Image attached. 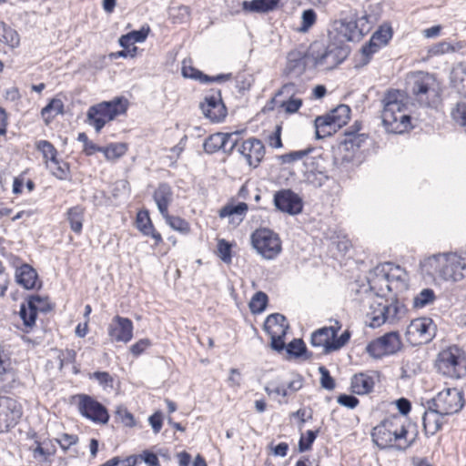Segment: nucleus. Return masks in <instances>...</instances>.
Listing matches in <instances>:
<instances>
[{"mask_svg": "<svg viewBox=\"0 0 466 466\" xmlns=\"http://www.w3.org/2000/svg\"><path fill=\"white\" fill-rule=\"evenodd\" d=\"M383 109L381 118L383 126L390 133L402 134L411 127L410 116L406 112L408 96L397 90H388L381 100Z\"/></svg>", "mask_w": 466, "mask_h": 466, "instance_id": "f257e3e1", "label": "nucleus"}, {"mask_svg": "<svg viewBox=\"0 0 466 466\" xmlns=\"http://www.w3.org/2000/svg\"><path fill=\"white\" fill-rule=\"evenodd\" d=\"M407 437L408 430L399 416L386 418L371 431L372 441L380 450L406 451L414 442V439L409 441Z\"/></svg>", "mask_w": 466, "mask_h": 466, "instance_id": "f03ea898", "label": "nucleus"}, {"mask_svg": "<svg viewBox=\"0 0 466 466\" xmlns=\"http://www.w3.org/2000/svg\"><path fill=\"white\" fill-rule=\"evenodd\" d=\"M349 48L336 43L325 46L322 42L315 41L309 46L312 66L322 70H331L342 63L349 56Z\"/></svg>", "mask_w": 466, "mask_h": 466, "instance_id": "7ed1b4c3", "label": "nucleus"}, {"mask_svg": "<svg viewBox=\"0 0 466 466\" xmlns=\"http://www.w3.org/2000/svg\"><path fill=\"white\" fill-rule=\"evenodd\" d=\"M127 107L128 100L123 96H116L110 101L96 104L87 110V123L99 133L107 122L125 114Z\"/></svg>", "mask_w": 466, "mask_h": 466, "instance_id": "20e7f679", "label": "nucleus"}, {"mask_svg": "<svg viewBox=\"0 0 466 466\" xmlns=\"http://www.w3.org/2000/svg\"><path fill=\"white\" fill-rule=\"evenodd\" d=\"M127 107L128 100L123 96H116L110 101L96 104L87 110V123L99 133L107 122L125 114Z\"/></svg>", "mask_w": 466, "mask_h": 466, "instance_id": "39448f33", "label": "nucleus"}, {"mask_svg": "<svg viewBox=\"0 0 466 466\" xmlns=\"http://www.w3.org/2000/svg\"><path fill=\"white\" fill-rule=\"evenodd\" d=\"M435 368L439 373L448 378L466 377V353L458 346H450L439 352Z\"/></svg>", "mask_w": 466, "mask_h": 466, "instance_id": "423d86ee", "label": "nucleus"}, {"mask_svg": "<svg viewBox=\"0 0 466 466\" xmlns=\"http://www.w3.org/2000/svg\"><path fill=\"white\" fill-rule=\"evenodd\" d=\"M439 84L434 75L418 72L409 82V91L422 106H430L431 99L437 96Z\"/></svg>", "mask_w": 466, "mask_h": 466, "instance_id": "0eeeda50", "label": "nucleus"}, {"mask_svg": "<svg viewBox=\"0 0 466 466\" xmlns=\"http://www.w3.org/2000/svg\"><path fill=\"white\" fill-rule=\"evenodd\" d=\"M350 108L347 105H339L329 114L317 116L314 121L317 139L331 136L337 129L345 126L350 119Z\"/></svg>", "mask_w": 466, "mask_h": 466, "instance_id": "6e6552de", "label": "nucleus"}, {"mask_svg": "<svg viewBox=\"0 0 466 466\" xmlns=\"http://www.w3.org/2000/svg\"><path fill=\"white\" fill-rule=\"evenodd\" d=\"M254 248L266 259H274L281 251V241L268 228L257 229L251 235Z\"/></svg>", "mask_w": 466, "mask_h": 466, "instance_id": "1a4fd4ad", "label": "nucleus"}, {"mask_svg": "<svg viewBox=\"0 0 466 466\" xmlns=\"http://www.w3.org/2000/svg\"><path fill=\"white\" fill-rule=\"evenodd\" d=\"M442 415H451L459 412L463 405V393L456 388H448L439 392L437 396L428 401Z\"/></svg>", "mask_w": 466, "mask_h": 466, "instance_id": "9d476101", "label": "nucleus"}, {"mask_svg": "<svg viewBox=\"0 0 466 466\" xmlns=\"http://www.w3.org/2000/svg\"><path fill=\"white\" fill-rule=\"evenodd\" d=\"M73 399L77 400V410L83 417L100 424L108 422L109 414L106 408L93 397L77 394Z\"/></svg>", "mask_w": 466, "mask_h": 466, "instance_id": "9b49d317", "label": "nucleus"}, {"mask_svg": "<svg viewBox=\"0 0 466 466\" xmlns=\"http://www.w3.org/2000/svg\"><path fill=\"white\" fill-rule=\"evenodd\" d=\"M402 343L398 332H389L370 341L367 345V352L375 359L392 355L401 349Z\"/></svg>", "mask_w": 466, "mask_h": 466, "instance_id": "f8f14e48", "label": "nucleus"}, {"mask_svg": "<svg viewBox=\"0 0 466 466\" xmlns=\"http://www.w3.org/2000/svg\"><path fill=\"white\" fill-rule=\"evenodd\" d=\"M199 107L205 116L213 123H219L227 116V107L223 103L220 89L213 88L205 96Z\"/></svg>", "mask_w": 466, "mask_h": 466, "instance_id": "ddd939ff", "label": "nucleus"}, {"mask_svg": "<svg viewBox=\"0 0 466 466\" xmlns=\"http://www.w3.org/2000/svg\"><path fill=\"white\" fill-rule=\"evenodd\" d=\"M309 66H312L309 47L308 50L294 49L288 53L283 74L290 79H297L305 73L306 68Z\"/></svg>", "mask_w": 466, "mask_h": 466, "instance_id": "4468645a", "label": "nucleus"}, {"mask_svg": "<svg viewBox=\"0 0 466 466\" xmlns=\"http://www.w3.org/2000/svg\"><path fill=\"white\" fill-rule=\"evenodd\" d=\"M22 416L20 404L10 397L0 398V432L15 427Z\"/></svg>", "mask_w": 466, "mask_h": 466, "instance_id": "2eb2a0df", "label": "nucleus"}, {"mask_svg": "<svg viewBox=\"0 0 466 466\" xmlns=\"http://www.w3.org/2000/svg\"><path fill=\"white\" fill-rule=\"evenodd\" d=\"M273 202L278 210L289 215H298L303 208L301 198L291 189L276 191Z\"/></svg>", "mask_w": 466, "mask_h": 466, "instance_id": "dca6fc26", "label": "nucleus"}, {"mask_svg": "<svg viewBox=\"0 0 466 466\" xmlns=\"http://www.w3.org/2000/svg\"><path fill=\"white\" fill-rule=\"evenodd\" d=\"M320 161H322L321 158L311 157H307L304 162L303 181L315 188L321 187L329 179L326 171L321 167Z\"/></svg>", "mask_w": 466, "mask_h": 466, "instance_id": "f3484780", "label": "nucleus"}, {"mask_svg": "<svg viewBox=\"0 0 466 466\" xmlns=\"http://www.w3.org/2000/svg\"><path fill=\"white\" fill-rule=\"evenodd\" d=\"M466 278V255L447 253L446 268L442 271V279L454 282Z\"/></svg>", "mask_w": 466, "mask_h": 466, "instance_id": "a211bd4d", "label": "nucleus"}, {"mask_svg": "<svg viewBox=\"0 0 466 466\" xmlns=\"http://www.w3.org/2000/svg\"><path fill=\"white\" fill-rule=\"evenodd\" d=\"M133 329L131 319L116 315L108 325V336L112 341L127 343L133 338Z\"/></svg>", "mask_w": 466, "mask_h": 466, "instance_id": "6ab92c4d", "label": "nucleus"}, {"mask_svg": "<svg viewBox=\"0 0 466 466\" xmlns=\"http://www.w3.org/2000/svg\"><path fill=\"white\" fill-rule=\"evenodd\" d=\"M389 264L383 263L376 266L370 270L368 282L370 289L374 290L379 297H385L390 292V285L389 280L388 268Z\"/></svg>", "mask_w": 466, "mask_h": 466, "instance_id": "aec40b11", "label": "nucleus"}, {"mask_svg": "<svg viewBox=\"0 0 466 466\" xmlns=\"http://www.w3.org/2000/svg\"><path fill=\"white\" fill-rule=\"evenodd\" d=\"M238 151L246 158L249 167H257L264 157L265 147L261 140L251 137L243 141Z\"/></svg>", "mask_w": 466, "mask_h": 466, "instance_id": "412c9836", "label": "nucleus"}, {"mask_svg": "<svg viewBox=\"0 0 466 466\" xmlns=\"http://www.w3.org/2000/svg\"><path fill=\"white\" fill-rule=\"evenodd\" d=\"M340 329V323L335 320V325L323 327L315 330L311 334V345L316 348H323V353L325 354L331 352L332 350H328V347L332 345V339L338 336V332Z\"/></svg>", "mask_w": 466, "mask_h": 466, "instance_id": "4be33fe9", "label": "nucleus"}, {"mask_svg": "<svg viewBox=\"0 0 466 466\" xmlns=\"http://www.w3.org/2000/svg\"><path fill=\"white\" fill-rule=\"evenodd\" d=\"M380 315L374 317L372 328H378L386 321L393 322L404 312V306L396 299L390 304L378 303Z\"/></svg>", "mask_w": 466, "mask_h": 466, "instance_id": "5701e85b", "label": "nucleus"}, {"mask_svg": "<svg viewBox=\"0 0 466 466\" xmlns=\"http://www.w3.org/2000/svg\"><path fill=\"white\" fill-rule=\"evenodd\" d=\"M389 264L388 274L390 285V292H393L394 298L398 293L403 292L409 288V276L406 270L400 266L393 263L386 262Z\"/></svg>", "mask_w": 466, "mask_h": 466, "instance_id": "b1692460", "label": "nucleus"}, {"mask_svg": "<svg viewBox=\"0 0 466 466\" xmlns=\"http://www.w3.org/2000/svg\"><path fill=\"white\" fill-rule=\"evenodd\" d=\"M379 374L376 371L360 372L355 374L351 379V390L358 395H363L370 392L375 385V377Z\"/></svg>", "mask_w": 466, "mask_h": 466, "instance_id": "393cba45", "label": "nucleus"}, {"mask_svg": "<svg viewBox=\"0 0 466 466\" xmlns=\"http://www.w3.org/2000/svg\"><path fill=\"white\" fill-rule=\"evenodd\" d=\"M435 328L431 319L420 318L411 321L408 332L417 334L421 341L428 342L434 337Z\"/></svg>", "mask_w": 466, "mask_h": 466, "instance_id": "a878e982", "label": "nucleus"}, {"mask_svg": "<svg viewBox=\"0 0 466 466\" xmlns=\"http://www.w3.org/2000/svg\"><path fill=\"white\" fill-rule=\"evenodd\" d=\"M447 253L434 254L420 262L421 270L431 276L442 279V271L446 268Z\"/></svg>", "mask_w": 466, "mask_h": 466, "instance_id": "bb28decb", "label": "nucleus"}, {"mask_svg": "<svg viewBox=\"0 0 466 466\" xmlns=\"http://www.w3.org/2000/svg\"><path fill=\"white\" fill-rule=\"evenodd\" d=\"M446 415L441 414L432 404H428L422 416L423 429L426 435H434L441 429L443 418Z\"/></svg>", "mask_w": 466, "mask_h": 466, "instance_id": "cd10ccee", "label": "nucleus"}, {"mask_svg": "<svg viewBox=\"0 0 466 466\" xmlns=\"http://www.w3.org/2000/svg\"><path fill=\"white\" fill-rule=\"evenodd\" d=\"M153 198L161 215H167L168 207L173 201V190L169 184L159 183L153 193Z\"/></svg>", "mask_w": 466, "mask_h": 466, "instance_id": "c85d7f7f", "label": "nucleus"}, {"mask_svg": "<svg viewBox=\"0 0 466 466\" xmlns=\"http://www.w3.org/2000/svg\"><path fill=\"white\" fill-rule=\"evenodd\" d=\"M39 295H31L28 297L26 302L20 306L19 315L25 327L32 328L35 324L37 317V309L35 302H42Z\"/></svg>", "mask_w": 466, "mask_h": 466, "instance_id": "c756f323", "label": "nucleus"}, {"mask_svg": "<svg viewBox=\"0 0 466 466\" xmlns=\"http://www.w3.org/2000/svg\"><path fill=\"white\" fill-rule=\"evenodd\" d=\"M15 280L25 289H33L38 282L36 270L29 264H23L15 270Z\"/></svg>", "mask_w": 466, "mask_h": 466, "instance_id": "7c9ffc66", "label": "nucleus"}, {"mask_svg": "<svg viewBox=\"0 0 466 466\" xmlns=\"http://www.w3.org/2000/svg\"><path fill=\"white\" fill-rule=\"evenodd\" d=\"M263 329L268 335H286L289 323L284 315L273 313L267 317Z\"/></svg>", "mask_w": 466, "mask_h": 466, "instance_id": "2f4dec72", "label": "nucleus"}, {"mask_svg": "<svg viewBox=\"0 0 466 466\" xmlns=\"http://www.w3.org/2000/svg\"><path fill=\"white\" fill-rule=\"evenodd\" d=\"M238 132L234 133H215L210 135L203 144L204 151L208 154H213L220 149L224 150L232 137L237 136Z\"/></svg>", "mask_w": 466, "mask_h": 466, "instance_id": "473e14b6", "label": "nucleus"}, {"mask_svg": "<svg viewBox=\"0 0 466 466\" xmlns=\"http://www.w3.org/2000/svg\"><path fill=\"white\" fill-rule=\"evenodd\" d=\"M280 0L243 1L240 5L245 13L266 14L275 10Z\"/></svg>", "mask_w": 466, "mask_h": 466, "instance_id": "72a5a7b5", "label": "nucleus"}, {"mask_svg": "<svg viewBox=\"0 0 466 466\" xmlns=\"http://www.w3.org/2000/svg\"><path fill=\"white\" fill-rule=\"evenodd\" d=\"M450 81L459 93L466 95V64L458 63L451 70Z\"/></svg>", "mask_w": 466, "mask_h": 466, "instance_id": "f704fd0d", "label": "nucleus"}, {"mask_svg": "<svg viewBox=\"0 0 466 466\" xmlns=\"http://www.w3.org/2000/svg\"><path fill=\"white\" fill-rule=\"evenodd\" d=\"M306 92V86L301 81H289L284 84L276 93V97L285 96L287 98L296 97L297 95H302Z\"/></svg>", "mask_w": 466, "mask_h": 466, "instance_id": "c9c22d12", "label": "nucleus"}, {"mask_svg": "<svg viewBox=\"0 0 466 466\" xmlns=\"http://www.w3.org/2000/svg\"><path fill=\"white\" fill-rule=\"evenodd\" d=\"M66 215L71 229L80 234L83 228L84 208L81 206H75L67 210Z\"/></svg>", "mask_w": 466, "mask_h": 466, "instance_id": "e433bc0d", "label": "nucleus"}, {"mask_svg": "<svg viewBox=\"0 0 466 466\" xmlns=\"http://www.w3.org/2000/svg\"><path fill=\"white\" fill-rule=\"evenodd\" d=\"M0 41L11 47H17L20 44L18 33L4 22H0Z\"/></svg>", "mask_w": 466, "mask_h": 466, "instance_id": "4c0bfd02", "label": "nucleus"}, {"mask_svg": "<svg viewBox=\"0 0 466 466\" xmlns=\"http://www.w3.org/2000/svg\"><path fill=\"white\" fill-rule=\"evenodd\" d=\"M47 167L56 178L60 180H70V167L67 162L56 159L54 162L47 163Z\"/></svg>", "mask_w": 466, "mask_h": 466, "instance_id": "58836bf2", "label": "nucleus"}, {"mask_svg": "<svg viewBox=\"0 0 466 466\" xmlns=\"http://www.w3.org/2000/svg\"><path fill=\"white\" fill-rule=\"evenodd\" d=\"M436 299V295L431 289H423L413 298V308L423 309L426 306L433 304Z\"/></svg>", "mask_w": 466, "mask_h": 466, "instance_id": "ea45409f", "label": "nucleus"}, {"mask_svg": "<svg viewBox=\"0 0 466 466\" xmlns=\"http://www.w3.org/2000/svg\"><path fill=\"white\" fill-rule=\"evenodd\" d=\"M64 113V104L62 100L53 98L45 107L41 110V115L46 118V122L48 123L49 118H54L59 114Z\"/></svg>", "mask_w": 466, "mask_h": 466, "instance_id": "a19ab883", "label": "nucleus"}, {"mask_svg": "<svg viewBox=\"0 0 466 466\" xmlns=\"http://www.w3.org/2000/svg\"><path fill=\"white\" fill-rule=\"evenodd\" d=\"M268 295L263 291H258L249 301V309L253 314L262 313L268 305Z\"/></svg>", "mask_w": 466, "mask_h": 466, "instance_id": "79ce46f5", "label": "nucleus"}, {"mask_svg": "<svg viewBox=\"0 0 466 466\" xmlns=\"http://www.w3.org/2000/svg\"><path fill=\"white\" fill-rule=\"evenodd\" d=\"M360 28L353 16L345 18L341 21V32L348 41H359L361 38H353V35L359 34Z\"/></svg>", "mask_w": 466, "mask_h": 466, "instance_id": "37998d69", "label": "nucleus"}, {"mask_svg": "<svg viewBox=\"0 0 466 466\" xmlns=\"http://www.w3.org/2000/svg\"><path fill=\"white\" fill-rule=\"evenodd\" d=\"M248 209V204L245 202H239L237 205L228 204L219 210V217L223 218L233 215L245 216Z\"/></svg>", "mask_w": 466, "mask_h": 466, "instance_id": "c03bdc74", "label": "nucleus"}, {"mask_svg": "<svg viewBox=\"0 0 466 466\" xmlns=\"http://www.w3.org/2000/svg\"><path fill=\"white\" fill-rule=\"evenodd\" d=\"M166 223L174 230L181 233H187L189 231V224L182 218L171 216L167 212V215H162Z\"/></svg>", "mask_w": 466, "mask_h": 466, "instance_id": "a18cd8bd", "label": "nucleus"}, {"mask_svg": "<svg viewBox=\"0 0 466 466\" xmlns=\"http://www.w3.org/2000/svg\"><path fill=\"white\" fill-rule=\"evenodd\" d=\"M381 48L380 45L378 42H375L371 38L368 43H366L360 49L361 53V65L366 66L370 63L372 56L379 52Z\"/></svg>", "mask_w": 466, "mask_h": 466, "instance_id": "49530a36", "label": "nucleus"}, {"mask_svg": "<svg viewBox=\"0 0 466 466\" xmlns=\"http://www.w3.org/2000/svg\"><path fill=\"white\" fill-rule=\"evenodd\" d=\"M456 50L457 48L450 42L441 41L430 46L428 49V55L430 56H438L448 53H453Z\"/></svg>", "mask_w": 466, "mask_h": 466, "instance_id": "de8ad7c7", "label": "nucleus"}, {"mask_svg": "<svg viewBox=\"0 0 466 466\" xmlns=\"http://www.w3.org/2000/svg\"><path fill=\"white\" fill-rule=\"evenodd\" d=\"M36 148L42 152L44 157L46 159V164L54 162L57 159V151L56 147L47 140H40L36 144Z\"/></svg>", "mask_w": 466, "mask_h": 466, "instance_id": "09e8293b", "label": "nucleus"}, {"mask_svg": "<svg viewBox=\"0 0 466 466\" xmlns=\"http://www.w3.org/2000/svg\"><path fill=\"white\" fill-rule=\"evenodd\" d=\"M264 390L268 396L272 394L282 397L288 396V390L285 387V383L279 379L268 381Z\"/></svg>", "mask_w": 466, "mask_h": 466, "instance_id": "8fccbe9b", "label": "nucleus"}, {"mask_svg": "<svg viewBox=\"0 0 466 466\" xmlns=\"http://www.w3.org/2000/svg\"><path fill=\"white\" fill-rule=\"evenodd\" d=\"M182 76L186 78L198 80L202 84H208V81L209 80L208 75L204 74L200 70H198L191 66L183 65Z\"/></svg>", "mask_w": 466, "mask_h": 466, "instance_id": "3c124183", "label": "nucleus"}, {"mask_svg": "<svg viewBox=\"0 0 466 466\" xmlns=\"http://www.w3.org/2000/svg\"><path fill=\"white\" fill-rule=\"evenodd\" d=\"M356 22L358 23L360 31L359 34L353 35V38H362L366 34H368L371 29L372 21L370 20L371 16L364 14L360 16L354 15L353 16Z\"/></svg>", "mask_w": 466, "mask_h": 466, "instance_id": "603ef678", "label": "nucleus"}, {"mask_svg": "<svg viewBox=\"0 0 466 466\" xmlns=\"http://www.w3.org/2000/svg\"><path fill=\"white\" fill-rule=\"evenodd\" d=\"M392 37V29L390 26H380L376 32L373 33L371 35V39L375 42H378V44L380 45L382 47L383 46H386L389 41Z\"/></svg>", "mask_w": 466, "mask_h": 466, "instance_id": "864d4df0", "label": "nucleus"}, {"mask_svg": "<svg viewBox=\"0 0 466 466\" xmlns=\"http://www.w3.org/2000/svg\"><path fill=\"white\" fill-rule=\"evenodd\" d=\"M346 137L343 144L347 149H353L354 147H360L362 143L366 140L367 137L364 134H359L357 132H347Z\"/></svg>", "mask_w": 466, "mask_h": 466, "instance_id": "5fc2aeb1", "label": "nucleus"}, {"mask_svg": "<svg viewBox=\"0 0 466 466\" xmlns=\"http://www.w3.org/2000/svg\"><path fill=\"white\" fill-rule=\"evenodd\" d=\"M317 14L313 9H307L302 12L299 32H308L316 23Z\"/></svg>", "mask_w": 466, "mask_h": 466, "instance_id": "6e6d98bb", "label": "nucleus"}, {"mask_svg": "<svg viewBox=\"0 0 466 466\" xmlns=\"http://www.w3.org/2000/svg\"><path fill=\"white\" fill-rule=\"evenodd\" d=\"M127 147L125 144H111L103 147V153L106 159H116L125 155Z\"/></svg>", "mask_w": 466, "mask_h": 466, "instance_id": "4d7b16f0", "label": "nucleus"}, {"mask_svg": "<svg viewBox=\"0 0 466 466\" xmlns=\"http://www.w3.org/2000/svg\"><path fill=\"white\" fill-rule=\"evenodd\" d=\"M287 352L298 358L307 354V348L302 339H295L288 344Z\"/></svg>", "mask_w": 466, "mask_h": 466, "instance_id": "13d9d810", "label": "nucleus"}, {"mask_svg": "<svg viewBox=\"0 0 466 466\" xmlns=\"http://www.w3.org/2000/svg\"><path fill=\"white\" fill-rule=\"evenodd\" d=\"M319 372L320 374V385L323 389L332 390L335 389L336 383L334 379L331 377L328 369L324 366L319 367Z\"/></svg>", "mask_w": 466, "mask_h": 466, "instance_id": "bf43d9fd", "label": "nucleus"}, {"mask_svg": "<svg viewBox=\"0 0 466 466\" xmlns=\"http://www.w3.org/2000/svg\"><path fill=\"white\" fill-rule=\"evenodd\" d=\"M312 151V148L309 147L304 150L291 151L288 154H284L280 156V159L282 163H292L302 159L304 157L308 156Z\"/></svg>", "mask_w": 466, "mask_h": 466, "instance_id": "052dcab7", "label": "nucleus"}, {"mask_svg": "<svg viewBox=\"0 0 466 466\" xmlns=\"http://www.w3.org/2000/svg\"><path fill=\"white\" fill-rule=\"evenodd\" d=\"M302 106V99L299 97L288 98L281 102L280 106L288 114H294L299 110Z\"/></svg>", "mask_w": 466, "mask_h": 466, "instance_id": "680f3d73", "label": "nucleus"}, {"mask_svg": "<svg viewBox=\"0 0 466 466\" xmlns=\"http://www.w3.org/2000/svg\"><path fill=\"white\" fill-rule=\"evenodd\" d=\"M218 251L222 261L228 264L231 262V245L228 241L220 239L218 243Z\"/></svg>", "mask_w": 466, "mask_h": 466, "instance_id": "e2e57ef3", "label": "nucleus"}, {"mask_svg": "<svg viewBox=\"0 0 466 466\" xmlns=\"http://www.w3.org/2000/svg\"><path fill=\"white\" fill-rule=\"evenodd\" d=\"M303 385V377L298 373L292 374L290 380L285 384V387L288 390V395L299 391L300 389H302Z\"/></svg>", "mask_w": 466, "mask_h": 466, "instance_id": "0e129e2a", "label": "nucleus"}, {"mask_svg": "<svg viewBox=\"0 0 466 466\" xmlns=\"http://www.w3.org/2000/svg\"><path fill=\"white\" fill-rule=\"evenodd\" d=\"M452 118L461 126L466 127V103H458L451 112Z\"/></svg>", "mask_w": 466, "mask_h": 466, "instance_id": "69168bd1", "label": "nucleus"}, {"mask_svg": "<svg viewBox=\"0 0 466 466\" xmlns=\"http://www.w3.org/2000/svg\"><path fill=\"white\" fill-rule=\"evenodd\" d=\"M153 226L147 211H140L137 215V227L142 232L150 229Z\"/></svg>", "mask_w": 466, "mask_h": 466, "instance_id": "338daca9", "label": "nucleus"}, {"mask_svg": "<svg viewBox=\"0 0 466 466\" xmlns=\"http://www.w3.org/2000/svg\"><path fill=\"white\" fill-rule=\"evenodd\" d=\"M317 433H318V431H313L309 430L306 433V435H307L306 438L301 436V438L299 441V451L300 452H304L306 451L310 450L312 443L314 442V441L317 438Z\"/></svg>", "mask_w": 466, "mask_h": 466, "instance_id": "774afa93", "label": "nucleus"}]
</instances>
